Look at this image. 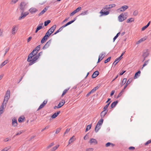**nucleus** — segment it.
Returning <instances> with one entry per match:
<instances>
[{
    "mask_svg": "<svg viewBox=\"0 0 151 151\" xmlns=\"http://www.w3.org/2000/svg\"><path fill=\"white\" fill-rule=\"evenodd\" d=\"M27 3L24 1L22 2L20 5V7L21 9H24L27 8Z\"/></svg>",
    "mask_w": 151,
    "mask_h": 151,
    "instance_id": "obj_6",
    "label": "nucleus"
},
{
    "mask_svg": "<svg viewBox=\"0 0 151 151\" xmlns=\"http://www.w3.org/2000/svg\"><path fill=\"white\" fill-rule=\"evenodd\" d=\"M37 10H29L30 12L32 14L36 12Z\"/></svg>",
    "mask_w": 151,
    "mask_h": 151,
    "instance_id": "obj_58",
    "label": "nucleus"
},
{
    "mask_svg": "<svg viewBox=\"0 0 151 151\" xmlns=\"http://www.w3.org/2000/svg\"><path fill=\"white\" fill-rule=\"evenodd\" d=\"M47 103V100H45V101H44L42 103V104L44 105V106H45V104H46Z\"/></svg>",
    "mask_w": 151,
    "mask_h": 151,
    "instance_id": "obj_64",
    "label": "nucleus"
},
{
    "mask_svg": "<svg viewBox=\"0 0 151 151\" xmlns=\"http://www.w3.org/2000/svg\"><path fill=\"white\" fill-rule=\"evenodd\" d=\"M12 125L15 127L17 126V119L16 118H14L12 119Z\"/></svg>",
    "mask_w": 151,
    "mask_h": 151,
    "instance_id": "obj_13",
    "label": "nucleus"
},
{
    "mask_svg": "<svg viewBox=\"0 0 151 151\" xmlns=\"http://www.w3.org/2000/svg\"><path fill=\"white\" fill-rule=\"evenodd\" d=\"M50 127V126L49 125L46 126L41 131L43 132L46 129H48Z\"/></svg>",
    "mask_w": 151,
    "mask_h": 151,
    "instance_id": "obj_57",
    "label": "nucleus"
},
{
    "mask_svg": "<svg viewBox=\"0 0 151 151\" xmlns=\"http://www.w3.org/2000/svg\"><path fill=\"white\" fill-rule=\"evenodd\" d=\"M10 146H8V147H5L2 150V151H7L10 148Z\"/></svg>",
    "mask_w": 151,
    "mask_h": 151,
    "instance_id": "obj_39",
    "label": "nucleus"
},
{
    "mask_svg": "<svg viewBox=\"0 0 151 151\" xmlns=\"http://www.w3.org/2000/svg\"><path fill=\"white\" fill-rule=\"evenodd\" d=\"M54 145V143L53 142L52 143L50 144L47 147V149H48L50 148L52 146Z\"/></svg>",
    "mask_w": 151,
    "mask_h": 151,
    "instance_id": "obj_44",
    "label": "nucleus"
},
{
    "mask_svg": "<svg viewBox=\"0 0 151 151\" xmlns=\"http://www.w3.org/2000/svg\"><path fill=\"white\" fill-rule=\"evenodd\" d=\"M107 111L104 110L100 113V116L101 118H103L107 112Z\"/></svg>",
    "mask_w": 151,
    "mask_h": 151,
    "instance_id": "obj_14",
    "label": "nucleus"
},
{
    "mask_svg": "<svg viewBox=\"0 0 151 151\" xmlns=\"http://www.w3.org/2000/svg\"><path fill=\"white\" fill-rule=\"evenodd\" d=\"M116 6L115 4H113L106 5L102 9H109L112 7H114Z\"/></svg>",
    "mask_w": 151,
    "mask_h": 151,
    "instance_id": "obj_8",
    "label": "nucleus"
},
{
    "mask_svg": "<svg viewBox=\"0 0 151 151\" xmlns=\"http://www.w3.org/2000/svg\"><path fill=\"white\" fill-rule=\"evenodd\" d=\"M40 45H38L33 50V52H37V53H38V51L40 50Z\"/></svg>",
    "mask_w": 151,
    "mask_h": 151,
    "instance_id": "obj_15",
    "label": "nucleus"
},
{
    "mask_svg": "<svg viewBox=\"0 0 151 151\" xmlns=\"http://www.w3.org/2000/svg\"><path fill=\"white\" fill-rule=\"evenodd\" d=\"M105 55V53L104 52H102V53L99 55V58L102 60L104 57Z\"/></svg>",
    "mask_w": 151,
    "mask_h": 151,
    "instance_id": "obj_29",
    "label": "nucleus"
},
{
    "mask_svg": "<svg viewBox=\"0 0 151 151\" xmlns=\"http://www.w3.org/2000/svg\"><path fill=\"white\" fill-rule=\"evenodd\" d=\"M74 137V136H73L71 137L69 140V142H71L72 143L75 140V139Z\"/></svg>",
    "mask_w": 151,
    "mask_h": 151,
    "instance_id": "obj_45",
    "label": "nucleus"
},
{
    "mask_svg": "<svg viewBox=\"0 0 151 151\" xmlns=\"http://www.w3.org/2000/svg\"><path fill=\"white\" fill-rule=\"evenodd\" d=\"M43 24V23H41L40 25H39L37 26V30H40L42 28V26H41Z\"/></svg>",
    "mask_w": 151,
    "mask_h": 151,
    "instance_id": "obj_48",
    "label": "nucleus"
},
{
    "mask_svg": "<svg viewBox=\"0 0 151 151\" xmlns=\"http://www.w3.org/2000/svg\"><path fill=\"white\" fill-rule=\"evenodd\" d=\"M122 58H120L119 57L117 58L115 60L113 64H114V65H115Z\"/></svg>",
    "mask_w": 151,
    "mask_h": 151,
    "instance_id": "obj_19",
    "label": "nucleus"
},
{
    "mask_svg": "<svg viewBox=\"0 0 151 151\" xmlns=\"http://www.w3.org/2000/svg\"><path fill=\"white\" fill-rule=\"evenodd\" d=\"M50 36V35L48 34V33L46 32L45 36L43 37V38L47 40L49 37Z\"/></svg>",
    "mask_w": 151,
    "mask_h": 151,
    "instance_id": "obj_35",
    "label": "nucleus"
},
{
    "mask_svg": "<svg viewBox=\"0 0 151 151\" xmlns=\"http://www.w3.org/2000/svg\"><path fill=\"white\" fill-rule=\"evenodd\" d=\"M132 80V78H129L127 81L126 84L128 85L131 82Z\"/></svg>",
    "mask_w": 151,
    "mask_h": 151,
    "instance_id": "obj_52",
    "label": "nucleus"
},
{
    "mask_svg": "<svg viewBox=\"0 0 151 151\" xmlns=\"http://www.w3.org/2000/svg\"><path fill=\"white\" fill-rule=\"evenodd\" d=\"M69 88H68L67 89L65 90L63 92L62 96H63L69 90Z\"/></svg>",
    "mask_w": 151,
    "mask_h": 151,
    "instance_id": "obj_38",
    "label": "nucleus"
},
{
    "mask_svg": "<svg viewBox=\"0 0 151 151\" xmlns=\"http://www.w3.org/2000/svg\"><path fill=\"white\" fill-rule=\"evenodd\" d=\"M111 57H110L108 58L106 60H105L104 61V63H107L111 59Z\"/></svg>",
    "mask_w": 151,
    "mask_h": 151,
    "instance_id": "obj_51",
    "label": "nucleus"
},
{
    "mask_svg": "<svg viewBox=\"0 0 151 151\" xmlns=\"http://www.w3.org/2000/svg\"><path fill=\"white\" fill-rule=\"evenodd\" d=\"M51 42V40H50L48 41L44 46L42 48V49L43 50H45L48 48L50 45Z\"/></svg>",
    "mask_w": 151,
    "mask_h": 151,
    "instance_id": "obj_9",
    "label": "nucleus"
},
{
    "mask_svg": "<svg viewBox=\"0 0 151 151\" xmlns=\"http://www.w3.org/2000/svg\"><path fill=\"white\" fill-rule=\"evenodd\" d=\"M9 62V60H5L4 62L2 63L0 66V68H1L5 65L6 64H7Z\"/></svg>",
    "mask_w": 151,
    "mask_h": 151,
    "instance_id": "obj_22",
    "label": "nucleus"
},
{
    "mask_svg": "<svg viewBox=\"0 0 151 151\" xmlns=\"http://www.w3.org/2000/svg\"><path fill=\"white\" fill-rule=\"evenodd\" d=\"M141 73L140 71H139L137 72H136L134 75V79H136L140 75V74Z\"/></svg>",
    "mask_w": 151,
    "mask_h": 151,
    "instance_id": "obj_23",
    "label": "nucleus"
},
{
    "mask_svg": "<svg viewBox=\"0 0 151 151\" xmlns=\"http://www.w3.org/2000/svg\"><path fill=\"white\" fill-rule=\"evenodd\" d=\"M111 145L112 147L113 146H114V144L112 143H110V142H108L106 144V147H109V146H110V145Z\"/></svg>",
    "mask_w": 151,
    "mask_h": 151,
    "instance_id": "obj_42",
    "label": "nucleus"
},
{
    "mask_svg": "<svg viewBox=\"0 0 151 151\" xmlns=\"http://www.w3.org/2000/svg\"><path fill=\"white\" fill-rule=\"evenodd\" d=\"M59 145H56V146L52 148L51 149V151H55L56 149H57V148L59 147Z\"/></svg>",
    "mask_w": 151,
    "mask_h": 151,
    "instance_id": "obj_31",
    "label": "nucleus"
},
{
    "mask_svg": "<svg viewBox=\"0 0 151 151\" xmlns=\"http://www.w3.org/2000/svg\"><path fill=\"white\" fill-rule=\"evenodd\" d=\"M62 28H60V27L58 30H57L54 33V34H53V35H56V34H57V33H58L59 32L61 31L62 30Z\"/></svg>",
    "mask_w": 151,
    "mask_h": 151,
    "instance_id": "obj_50",
    "label": "nucleus"
},
{
    "mask_svg": "<svg viewBox=\"0 0 151 151\" xmlns=\"http://www.w3.org/2000/svg\"><path fill=\"white\" fill-rule=\"evenodd\" d=\"M145 40V39H144V38H142L141 39H140L139 40H138L137 42V44H139L140 43L142 42V41H144Z\"/></svg>",
    "mask_w": 151,
    "mask_h": 151,
    "instance_id": "obj_33",
    "label": "nucleus"
},
{
    "mask_svg": "<svg viewBox=\"0 0 151 151\" xmlns=\"http://www.w3.org/2000/svg\"><path fill=\"white\" fill-rule=\"evenodd\" d=\"M99 88V87L96 86L95 87L93 88L90 91L91 93H93L95 91H96L97 89Z\"/></svg>",
    "mask_w": 151,
    "mask_h": 151,
    "instance_id": "obj_27",
    "label": "nucleus"
},
{
    "mask_svg": "<svg viewBox=\"0 0 151 151\" xmlns=\"http://www.w3.org/2000/svg\"><path fill=\"white\" fill-rule=\"evenodd\" d=\"M46 40H47L44 39V38H43L41 40V43L42 44H43L45 42Z\"/></svg>",
    "mask_w": 151,
    "mask_h": 151,
    "instance_id": "obj_56",
    "label": "nucleus"
},
{
    "mask_svg": "<svg viewBox=\"0 0 151 151\" xmlns=\"http://www.w3.org/2000/svg\"><path fill=\"white\" fill-rule=\"evenodd\" d=\"M118 103L117 101H114L111 104V108H113L115 107Z\"/></svg>",
    "mask_w": 151,
    "mask_h": 151,
    "instance_id": "obj_21",
    "label": "nucleus"
},
{
    "mask_svg": "<svg viewBox=\"0 0 151 151\" xmlns=\"http://www.w3.org/2000/svg\"><path fill=\"white\" fill-rule=\"evenodd\" d=\"M76 18H75L73 20L70 21L68 22L67 23L65 24V25H66L67 26H68V25H69V24H71V23H72L73 22L76 20Z\"/></svg>",
    "mask_w": 151,
    "mask_h": 151,
    "instance_id": "obj_26",
    "label": "nucleus"
},
{
    "mask_svg": "<svg viewBox=\"0 0 151 151\" xmlns=\"http://www.w3.org/2000/svg\"><path fill=\"white\" fill-rule=\"evenodd\" d=\"M93 148H89L86 150V151H93Z\"/></svg>",
    "mask_w": 151,
    "mask_h": 151,
    "instance_id": "obj_61",
    "label": "nucleus"
},
{
    "mask_svg": "<svg viewBox=\"0 0 151 151\" xmlns=\"http://www.w3.org/2000/svg\"><path fill=\"white\" fill-rule=\"evenodd\" d=\"M149 53L147 52H145L143 53L142 56L144 58V59L143 61L145 60V58L147 57Z\"/></svg>",
    "mask_w": 151,
    "mask_h": 151,
    "instance_id": "obj_24",
    "label": "nucleus"
},
{
    "mask_svg": "<svg viewBox=\"0 0 151 151\" xmlns=\"http://www.w3.org/2000/svg\"><path fill=\"white\" fill-rule=\"evenodd\" d=\"M29 12H22L21 13V16L18 18L19 20H21L22 19H24L26 17L28 14Z\"/></svg>",
    "mask_w": 151,
    "mask_h": 151,
    "instance_id": "obj_5",
    "label": "nucleus"
},
{
    "mask_svg": "<svg viewBox=\"0 0 151 151\" xmlns=\"http://www.w3.org/2000/svg\"><path fill=\"white\" fill-rule=\"evenodd\" d=\"M37 54V52H33V51L29 55L27 59V61H31V60L32 58Z\"/></svg>",
    "mask_w": 151,
    "mask_h": 151,
    "instance_id": "obj_4",
    "label": "nucleus"
},
{
    "mask_svg": "<svg viewBox=\"0 0 151 151\" xmlns=\"http://www.w3.org/2000/svg\"><path fill=\"white\" fill-rule=\"evenodd\" d=\"M103 118H101L99 120V121L98 122L97 124L101 126L103 124Z\"/></svg>",
    "mask_w": 151,
    "mask_h": 151,
    "instance_id": "obj_28",
    "label": "nucleus"
},
{
    "mask_svg": "<svg viewBox=\"0 0 151 151\" xmlns=\"http://www.w3.org/2000/svg\"><path fill=\"white\" fill-rule=\"evenodd\" d=\"M100 13L101 14L100 16H105L108 15L109 13V11H103V10H101L100 12Z\"/></svg>",
    "mask_w": 151,
    "mask_h": 151,
    "instance_id": "obj_11",
    "label": "nucleus"
},
{
    "mask_svg": "<svg viewBox=\"0 0 151 151\" xmlns=\"http://www.w3.org/2000/svg\"><path fill=\"white\" fill-rule=\"evenodd\" d=\"M149 60H146V61L144 64L143 65V67L142 68V69L145 66H146L148 63V61H149Z\"/></svg>",
    "mask_w": 151,
    "mask_h": 151,
    "instance_id": "obj_49",
    "label": "nucleus"
},
{
    "mask_svg": "<svg viewBox=\"0 0 151 151\" xmlns=\"http://www.w3.org/2000/svg\"><path fill=\"white\" fill-rule=\"evenodd\" d=\"M101 126L98 124H96L95 129V131L96 133L97 132L99 129H100Z\"/></svg>",
    "mask_w": 151,
    "mask_h": 151,
    "instance_id": "obj_20",
    "label": "nucleus"
},
{
    "mask_svg": "<svg viewBox=\"0 0 151 151\" xmlns=\"http://www.w3.org/2000/svg\"><path fill=\"white\" fill-rule=\"evenodd\" d=\"M47 10H42L38 14L39 16L44 14L46 11Z\"/></svg>",
    "mask_w": 151,
    "mask_h": 151,
    "instance_id": "obj_47",
    "label": "nucleus"
},
{
    "mask_svg": "<svg viewBox=\"0 0 151 151\" xmlns=\"http://www.w3.org/2000/svg\"><path fill=\"white\" fill-rule=\"evenodd\" d=\"M88 13L87 11H84V12H82L81 14H80V15H85Z\"/></svg>",
    "mask_w": 151,
    "mask_h": 151,
    "instance_id": "obj_40",
    "label": "nucleus"
},
{
    "mask_svg": "<svg viewBox=\"0 0 151 151\" xmlns=\"http://www.w3.org/2000/svg\"><path fill=\"white\" fill-rule=\"evenodd\" d=\"M70 130V129H69V128L67 129L65 131V132L64 133L63 136H64L65 135V134L68 133L69 132Z\"/></svg>",
    "mask_w": 151,
    "mask_h": 151,
    "instance_id": "obj_46",
    "label": "nucleus"
},
{
    "mask_svg": "<svg viewBox=\"0 0 151 151\" xmlns=\"http://www.w3.org/2000/svg\"><path fill=\"white\" fill-rule=\"evenodd\" d=\"M42 54V52H40L37 55H36L38 57V58H39V57H40V56Z\"/></svg>",
    "mask_w": 151,
    "mask_h": 151,
    "instance_id": "obj_62",
    "label": "nucleus"
},
{
    "mask_svg": "<svg viewBox=\"0 0 151 151\" xmlns=\"http://www.w3.org/2000/svg\"><path fill=\"white\" fill-rule=\"evenodd\" d=\"M99 74V72L98 71H96L93 73L92 77L93 78L96 77Z\"/></svg>",
    "mask_w": 151,
    "mask_h": 151,
    "instance_id": "obj_16",
    "label": "nucleus"
},
{
    "mask_svg": "<svg viewBox=\"0 0 151 151\" xmlns=\"http://www.w3.org/2000/svg\"><path fill=\"white\" fill-rule=\"evenodd\" d=\"M23 131H20L19 132H17L16 134V135H19L20 134H21L22 132H23Z\"/></svg>",
    "mask_w": 151,
    "mask_h": 151,
    "instance_id": "obj_60",
    "label": "nucleus"
},
{
    "mask_svg": "<svg viewBox=\"0 0 151 151\" xmlns=\"http://www.w3.org/2000/svg\"><path fill=\"white\" fill-rule=\"evenodd\" d=\"M127 81V79L126 78H124L123 80L122 83V85L123 86L126 83Z\"/></svg>",
    "mask_w": 151,
    "mask_h": 151,
    "instance_id": "obj_43",
    "label": "nucleus"
},
{
    "mask_svg": "<svg viewBox=\"0 0 151 151\" xmlns=\"http://www.w3.org/2000/svg\"><path fill=\"white\" fill-rule=\"evenodd\" d=\"M111 103V101L109 102L107 105H106L104 107V110H106V111H108V110H107V109H108V108L109 105V104H110Z\"/></svg>",
    "mask_w": 151,
    "mask_h": 151,
    "instance_id": "obj_34",
    "label": "nucleus"
},
{
    "mask_svg": "<svg viewBox=\"0 0 151 151\" xmlns=\"http://www.w3.org/2000/svg\"><path fill=\"white\" fill-rule=\"evenodd\" d=\"M138 13L137 10H135L133 12V15L134 16H136Z\"/></svg>",
    "mask_w": 151,
    "mask_h": 151,
    "instance_id": "obj_53",
    "label": "nucleus"
},
{
    "mask_svg": "<svg viewBox=\"0 0 151 151\" xmlns=\"http://www.w3.org/2000/svg\"><path fill=\"white\" fill-rule=\"evenodd\" d=\"M89 143H90L91 144H92L93 143L95 145H96L97 144V142L95 139L93 138H91L90 141L89 142Z\"/></svg>",
    "mask_w": 151,
    "mask_h": 151,
    "instance_id": "obj_12",
    "label": "nucleus"
},
{
    "mask_svg": "<svg viewBox=\"0 0 151 151\" xmlns=\"http://www.w3.org/2000/svg\"><path fill=\"white\" fill-rule=\"evenodd\" d=\"M148 27L146 25L145 26H144L142 28L141 30L142 31H144V30L146 28H147Z\"/></svg>",
    "mask_w": 151,
    "mask_h": 151,
    "instance_id": "obj_63",
    "label": "nucleus"
},
{
    "mask_svg": "<svg viewBox=\"0 0 151 151\" xmlns=\"http://www.w3.org/2000/svg\"><path fill=\"white\" fill-rule=\"evenodd\" d=\"M10 93V91L9 90H7L6 93L4 100V103L5 105H6L8 100L9 98Z\"/></svg>",
    "mask_w": 151,
    "mask_h": 151,
    "instance_id": "obj_2",
    "label": "nucleus"
},
{
    "mask_svg": "<svg viewBox=\"0 0 151 151\" xmlns=\"http://www.w3.org/2000/svg\"><path fill=\"white\" fill-rule=\"evenodd\" d=\"M18 29V27L17 26H14L12 29V33L13 35H14L17 32Z\"/></svg>",
    "mask_w": 151,
    "mask_h": 151,
    "instance_id": "obj_10",
    "label": "nucleus"
},
{
    "mask_svg": "<svg viewBox=\"0 0 151 151\" xmlns=\"http://www.w3.org/2000/svg\"><path fill=\"white\" fill-rule=\"evenodd\" d=\"M44 106V105L42 104H41L39 106L37 110H39L42 108Z\"/></svg>",
    "mask_w": 151,
    "mask_h": 151,
    "instance_id": "obj_59",
    "label": "nucleus"
},
{
    "mask_svg": "<svg viewBox=\"0 0 151 151\" xmlns=\"http://www.w3.org/2000/svg\"><path fill=\"white\" fill-rule=\"evenodd\" d=\"M56 27V25H54L48 30L47 33H48V34L50 35L54 32Z\"/></svg>",
    "mask_w": 151,
    "mask_h": 151,
    "instance_id": "obj_3",
    "label": "nucleus"
},
{
    "mask_svg": "<svg viewBox=\"0 0 151 151\" xmlns=\"http://www.w3.org/2000/svg\"><path fill=\"white\" fill-rule=\"evenodd\" d=\"M50 22V20H48L47 21H45L44 22V26H46Z\"/></svg>",
    "mask_w": 151,
    "mask_h": 151,
    "instance_id": "obj_37",
    "label": "nucleus"
},
{
    "mask_svg": "<svg viewBox=\"0 0 151 151\" xmlns=\"http://www.w3.org/2000/svg\"><path fill=\"white\" fill-rule=\"evenodd\" d=\"M60 111H58L57 112L55 113L52 116L51 118L52 119H54L56 118L58 115L60 113Z\"/></svg>",
    "mask_w": 151,
    "mask_h": 151,
    "instance_id": "obj_17",
    "label": "nucleus"
},
{
    "mask_svg": "<svg viewBox=\"0 0 151 151\" xmlns=\"http://www.w3.org/2000/svg\"><path fill=\"white\" fill-rule=\"evenodd\" d=\"M91 124H89L87 126L86 129V132L88 130L91 129Z\"/></svg>",
    "mask_w": 151,
    "mask_h": 151,
    "instance_id": "obj_36",
    "label": "nucleus"
},
{
    "mask_svg": "<svg viewBox=\"0 0 151 151\" xmlns=\"http://www.w3.org/2000/svg\"><path fill=\"white\" fill-rule=\"evenodd\" d=\"M80 10H74L73 12L71 13L70 14V16H73V15L75 14H76L77 12H78Z\"/></svg>",
    "mask_w": 151,
    "mask_h": 151,
    "instance_id": "obj_32",
    "label": "nucleus"
},
{
    "mask_svg": "<svg viewBox=\"0 0 151 151\" xmlns=\"http://www.w3.org/2000/svg\"><path fill=\"white\" fill-rule=\"evenodd\" d=\"M127 13H122L118 17V20L119 22H121L125 20L127 18Z\"/></svg>",
    "mask_w": 151,
    "mask_h": 151,
    "instance_id": "obj_1",
    "label": "nucleus"
},
{
    "mask_svg": "<svg viewBox=\"0 0 151 151\" xmlns=\"http://www.w3.org/2000/svg\"><path fill=\"white\" fill-rule=\"evenodd\" d=\"M134 20V19L133 18H130L128 19L127 21V23H129L133 22Z\"/></svg>",
    "mask_w": 151,
    "mask_h": 151,
    "instance_id": "obj_30",
    "label": "nucleus"
},
{
    "mask_svg": "<svg viewBox=\"0 0 151 151\" xmlns=\"http://www.w3.org/2000/svg\"><path fill=\"white\" fill-rule=\"evenodd\" d=\"M61 129L60 128H58L56 130L55 133L58 134V133L61 130Z\"/></svg>",
    "mask_w": 151,
    "mask_h": 151,
    "instance_id": "obj_55",
    "label": "nucleus"
},
{
    "mask_svg": "<svg viewBox=\"0 0 151 151\" xmlns=\"http://www.w3.org/2000/svg\"><path fill=\"white\" fill-rule=\"evenodd\" d=\"M65 102L64 101H63L60 102L58 105L57 106L58 108H59L61 107L65 104Z\"/></svg>",
    "mask_w": 151,
    "mask_h": 151,
    "instance_id": "obj_18",
    "label": "nucleus"
},
{
    "mask_svg": "<svg viewBox=\"0 0 151 151\" xmlns=\"http://www.w3.org/2000/svg\"><path fill=\"white\" fill-rule=\"evenodd\" d=\"M120 32L116 34V35L114 37V38L113 39L114 42L115 40L118 37L119 35H120Z\"/></svg>",
    "mask_w": 151,
    "mask_h": 151,
    "instance_id": "obj_41",
    "label": "nucleus"
},
{
    "mask_svg": "<svg viewBox=\"0 0 151 151\" xmlns=\"http://www.w3.org/2000/svg\"><path fill=\"white\" fill-rule=\"evenodd\" d=\"M38 57H37L36 55V56H34L32 59L31 60V61H29L30 62L29 64V65H32L36 61L38 58Z\"/></svg>",
    "mask_w": 151,
    "mask_h": 151,
    "instance_id": "obj_7",
    "label": "nucleus"
},
{
    "mask_svg": "<svg viewBox=\"0 0 151 151\" xmlns=\"http://www.w3.org/2000/svg\"><path fill=\"white\" fill-rule=\"evenodd\" d=\"M129 8V6L127 5H124L122 6L121 8L118 9H127Z\"/></svg>",
    "mask_w": 151,
    "mask_h": 151,
    "instance_id": "obj_25",
    "label": "nucleus"
},
{
    "mask_svg": "<svg viewBox=\"0 0 151 151\" xmlns=\"http://www.w3.org/2000/svg\"><path fill=\"white\" fill-rule=\"evenodd\" d=\"M24 120V118H22L21 117H19L18 119V121L19 122H22Z\"/></svg>",
    "mask_w": 151,
    "mask_h": 151,
    "instance_id": "obj_54",
    "label": "nucleus"
}]
</instances>
